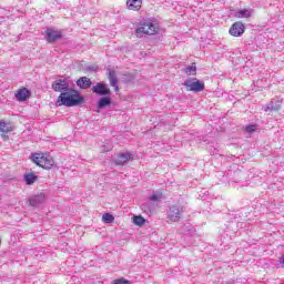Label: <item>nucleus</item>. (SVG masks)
I'll use <instances>...</instances> for the list:
<instances>
[{"mask_svg": "<svg viewBox=\"0 0 284 284\" xmlns=\"http://www.w3.org/2000/svg\"><path fill=\"white\" fill-rule=\"evenodd\" d=\"M159 31V26L154 24L153 22H142L135 29V37L141 39L143 36H152Z\"/></svg>", "mask_w": 284, "mask_h": 284, "instance_id": "obj_3", "label": "nucleus"}, {"mask_svg": "<svg viewBox=\"0 0 284 284\" xmlns=\"http://www.w3.org/2000/svg\"><path fill=\"white\" fill-rule=\"evenodd\" d=\"M133 224L138 225V227H143L145 225V217L143 215H134Z\"/></svg>", "mask_w": 284, "mask_h": 284, "instance_id": "obj_18", "label": "nucleus"}, {"mask_svg": "<svg viewBox=\"0 0 284 284\" xmlns=\"http://www.w3.org/2000/svg\"><path fill=\"white\" fill-rule=\"evenodd\" d=\"M250 17H251L250 10H241L237 12L239 19H250Z\"/></svg>", "mask_w": 284, "mask_h": 284, "instance_id": "obj_21", "label": "nucleus"}, {"mask_svg": "<svg viewBox=\"0 0 284 284\" xmlns=\"http://www.w3.org/2000/svg\"><path fill=\"white\" fill-rule=\"evenodd\" d=\"M182 214L183 209L179 207L176 204H173L169 207L168 219L171 223H179V221H181Z\"/></svg>", "mask_w": 284, "mask_h": 284, "instance_id": "obj_5", "label": "nucleus"}, {"mask_svg": "<svg viewBox=\"0 0 284 284\" xmlns=\"http://www.w3.org/2000/svg\"><path fill=\"white\" fill-rule=\"evenodd\" d=\"M30 159L32 163H36V165L42 168L43 170H52V168H54V159L48 153H32Z\"/></svg>", "mask_w": 284, "mask_h": 284, "instance_id": "obj_2", "label": "nucleus"}, {"mask_svg": "<svg viewBox=\"0 0 284 284\" xmlns=\"http://www.w3.org/2000/svg\"><path fill=\"white\" fill-rule=\"evenodd\" d=\"M113 284H130V281L125 278H118V280H114Z\"/></svg>", "mask_w": 284, "mask_h": 284, "instance_id": "obj_25", "label": "nucleus"}, {"mask_svg": "<svg viewBox=\"0 0 284 284\" xmlns=\"http://www.w3.org/2000/svg\"><path fill=\"white\" fill-rule=\"evenodd\" d=\"M183 85L189 92H203L205 90V83L196 78L186 80Z\"/></svg>", "mask_w": 284, "mask_h": 284, "instance_id": "obj_4", "label": "nucleus"}, {"mask_svg": "<svg viewBox=\"0 0 284 284\" xmlns=\"http://www.w3.org/2000/svg\"><path fill=\"white\" fill-rule=\"evenodd\" d=\"M102 221H103V223H112V222H114V215H112L110 213H104L102 215Z\"/></svg>", "mask_w": 284, "mask_h": 284, "instance_id": "obj_22", "label": "nucleus"}, {"mask_svg": "<svg viewBox=\"0 0 284 284\" xmlns=\"http://www.w3.org/2000/svg\"><path fill=\"white\" fill-rule=\"evenodd\" d=\"M126 8L132 12H139L143 8V0H126Z\"/></svg>", "mask_w": 284, "mask_h": 284, "instance_id": "obj_11", "label": "nucleus"}, {"mask_svg": "<svg viewBox=\"0 0 284 284\" xmlns=\"http://www.w3.org/2000/svg\"><path fill=\"white\" fill-rule=\"evenodd\" d=\"M163 199V193H154L150 196V201L159 202Z\"/></svg>", "mask_w": 284, "mask_h": 284, "instance_id": "obj_24", "label": "nucleus"}, {"mask_svg": "<svg viewBox=\"0 0 284 284\" xmlns=\"http://www.w3.org/2000/svg\"><path fill=\"white\" fill-rule=\"evenodd\" d=\"M112 105V99L110 97H103L98 101L99 110H103V108H110Z\"/></svg>", "mask_w": 284, "mask_h": 284, "instance_id": "obj_15", "label": "nucleus"}, {"mask_svg": "<svg viewBox=\"0 0 284 284\" xmlns=\"http://www.w3.org/2000/svg\"><path fill=\"white\" fill-rule=\"evenodd\" d=\"M256 130H258V126L256 124H248L244 128V131L247 134H254V132H256Z\"/></svg>", "mask_w": 284, "mask_h": 284, "instance_id": "obj_20", "label": "nucleus"}, {"mask_svg": "<svg viewBox=\"0 0 284 284\" xmlns=\"http://www.w3.org/2000/svg\"><path fill=\"white\" fill-rule=\"evenodd\" d=\"M45 34L48 43H54L63 38V33L54 28L47 29Z\"/></svg>", "mask_w": 284, "mask_h": 284, "instance_id": "obj_8", "label": "nucleus"}, {"mask_svg": "<svg viewBox=\"0 0 284 284\" xmlns=\"http://www.w3.org/2000/svg\"><path fill=\"white\" fill-rule=\"evenodd\" d=\"M109 81L110 85L112 88H115V92H119V85H116V83H119V80L116 79V72L114 70L109 71Z\"/></svg>", "mask_w": 284, "mask_h": 284, "instance_id": "obj_14", "label": "nucleus"}, {"mask_svg": "<svg viewBox=\"0 0 284 284\" xmlns=\"http://www.w3.org/2000/svg\"><path fill=\"white\" fill-rule=\"evenodd\" d=\"M132 161V154L130 152L120 153L116 159L114 160L115 165H125Z\"/></svg>", "mask_w": 284, "mask_h": 284, "instance_id": "obj_10", "label": "nucleus"}, {"mask_svg": "<svg viewBox=\"0 0 284 284\" xmlns=\"http://www.w3.org/2000/svg\"><path fill=\"white\" fill-rule=\"evenodd\" d=\"M229 33L231 37H243L245 33V24H243L241 21L233 23L229 30Z\"/></svg>", "mask_w": 284, "mask_h": 284, "instance_id": "obj_7", "label": "nucleus"}, {"mask_svg": "<svg viewBox=\"0 0 284 284\" xmlns=\"http://www.w3.org/2000/svg\"><path fill=\"white\" fill-rule=\"evenodd\" d=\"M40 203H43V195H36L29 199V205H32V207H37Z\"/></svg>", "mask_w": 284, "mask_h": 284, "instance_id": "obj_17", "label": "nucleus"}, {"mask_svg": "<svg viewBox=\"0 0 284 284\" xmlns=\"http://www.w3.org/2000/svg\"><path fill=\"white\" fill-rule=\"evenodd\" d=\"M92 92L94 94H98L99 97H108L109 94H112V91L108 88V84L103 82H99L95 85H93Z\"/></svg>", "mask_w": 284, "mask_h": 284, "instance_id": "obj_6", "label": "nucleus"}, {"mask_svg": "<svg viewBox=\"0 0 284 284\" xmlns=\"http://www.w3.org/2000/svg\"><path fill=\"white\" fill-rule=\"evenodd\" d=\"M37 175L34 173H27L24 175V181L27 183V185H32L33 183L37 182Z\"/></svg>", "mask_w": 284, "mask_h": 284, "instance_id": "obj_19", "label": "nucleus"}, {"mask_svg": "<svg viewBox=\"0 0 284 284\" xmlns=\"http://www.w3.org/2000/svg\"><path fill=\"white\" fill-rule=\"evenodd\" d=\"M17 101H28L30 99V90L21 88L16 92Z\"/></svg>", "mask_w": 284, "mask_h": 284, "instance_id": "obj_12", "label": "nucleus"}, {"mask_svg": "<svg viewBox=\"0 0 284 284\" xmlns=\"http://www.w3.org/2000/svg\"><path fill=\"white\" fill-rule=\"evenodd\" d=\"M52 90H54V92H67L70 90V84L68 83V81L65 80H55L52 83Z\"/></svg>", "mask_w": 284, "mask_h": 284, "instance_id": "obj_9", "label": "nucleus"}, {"mask_svg": "<svg viewBox=\"0 0 284 284\" xmlns=\"http://www.w3.org/2000/svg\"><path fill=\"white\" fill-rule=\"evenodd\" d=\"M78 88H81V90H88L92 85V80L88 77H82L77 81Z\"/></svg>", "mask_w": 284, "mask_h": 284, "instance_id": "obj_13", "label": "nucleus"}, {"mask_svg": "<svg viewBox=\"0 0 284 284\" xmlns=\"http://www.w3.org/2000/svg\"><path fill=\"white\" fill-rule=\"evenodd\" d=\"M185 72H186V74H189V75H194V74H196V65L186 67Z\"/></svg>", "mask_w": 284, "mask_h": 284, "instance_id": "obj_23", "label": "nucleus"}, {"mask_svg": "<svg viewBox=\"0 0 284 284\" xmlns=\"http://www.w3.org/2000/svg\"><path fill=\"white\" fill-rule=\"evenodd\" d=\"M85 98L79 94V91L69 89L65 92L60 93L57 100V105H64L65 108H74L77 105H83Z\"/></svg>", "mask_w": 284, "mask_h": 284, "instance_id": "obj_1", "label": "nucleus"}, {"mask_svg": "<svg viewBox=\"0 0 284 284\" xmlns=\"http://www.w3.org/2000/svg\"><path fill=\"white\" fill-rule=\"evenodd\" d=\"M12 130H14V128L10 122L0 120V132H2V134H8L9 132H12Z\"/></svg>", "mask_w": 284, "mask_h": 284, "instance_id": "obj_16", "label": "nucleus"}]
</instances>
